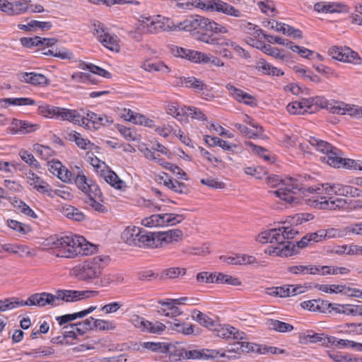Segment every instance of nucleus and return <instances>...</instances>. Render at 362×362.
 Instances as JSON below:
<instances>
[{"mask_svg":"<svg viewBox=\"0 0 362 362\" xmlns=\"http://www.w3.org/2000/svg\"><path fill=\"white\" fill-rule=\"evenodd\" d=\"M45 245L55 250L57 257L66 258L92 255L96 250L95 245L80 235L49 237L46 240Z\"/></svg>","mask_w":362,"mask_h":362,"instance_id":"nucleus-1","label":"nucleus"},{"mask_svg":"<svg viewBox=\"0 0 362 362\" xmlns=\"http://www.w3.org/2000/svg\"><path fill=\"white\" fill-rule=\"evenodd\" d=\"M308 141L317 151L325 154V156L321 157V160L327 163L332 167L340 168L343 166L346 168L353 170H357V168H361V166L359 165L358 161L349 158H343L342 152L325 141L316 137H310Z\"/></svg>","mask_w":362,"mask_h":362,"instance_id":"nucleus-2","label":"nucleus"},{"mask_svg":"<svg viewBox=\"0 0 362 362\" xmlns=\"http://www.w3.org/2000/svg\"><path fill=\"white\" fill-rule=\"evenodd\" d=\"M267 182L271 187L280 185L281 186L278 189L269 192L289 204L298 203L300 198L296 195L298 192L304 193L305 189L303 185L299 180L292 177L282 180L278 175H272L267 177Z\"/></svg>","mask_w":362,"mask_h":362,"instance_id":"nucleus-3","label":"nucleus"},{"mask_svg":"<svg viewBox=\"0 0 362 362\" xmlns=\"http://www.w3.org/2000/svg\"><path fill=\"white\" fill-rule=\"evenodd\" d=\"M173 27L174 30H180L188 32L197 28L216 33H227L228 31L226 27L199 15L190 16L177 25H173Z\"/></svg>","mask_w":362,"mask_h":362,"instance_id":"nucleus-4","label":"nucleus"},{"mask_svg":"<svg viewBox=\"0 0 362 362\" xmlns=\"http://www.w3.org/2000/svg\"><path fill=\"white\" fill-rule=\"evenodd\" d=\"M298 231L291 226H282L279 228H273L261 233L257 240L261 243H276V246L283 247L286 244V240L293 239Z\"/></svg>","mask_w":362,"mask_h":362,"instance_id":"nucleus-5","label":"nucleus"},{"mask_svg":"<svg viewBox=\"0 0 362 362\" xmlns=\"http://www.w3.org/2000/svg\"><path fill=\"white\" fill-rule=\"evenodd\" d=\"M109 258L107 256H95L85 261L80 269L79 279L89 281L98 278L107 265Z\"/></svg>","mask_w":362,"mask_h":362,"instance_id":"nucleus-6","label":"nucleus"},{"mask_svg":"<svg viewBox=\"0 0 362 362\" xmlns=\"http://www.w3.org/2000/svg\"><path fill=\"white\" fill-rule=\"evenodd\" d=\"M311 243L308 235H305L300 241L294 244L292 242H286V245L283 247L271 245L265 250V253L269 255L288 257L297 254L300 248H304Z\"/></svg>","mask_w":362,"mask_h":362,"instance_id":"nucleus-7","label":"nucleus"},{"mask_svg":"<svg viewBox=\"0 0 362 362\" xmlns=\"http://www.w3.org/2000/svg\"><path fill=\"white\" fill-rule=\"evenodd\" d=\"M98 294L96 291H72V290H58L56 291L55 300L56 303L64 301L66 303L75 302L79 300L94 297Z\"/></svg>","mask_w":362,"mask_h":362,"instance_id":"nucleus-8","label":"nucleus"},{"mask_svg":"<svg viewBox=\"0 0 362 362\" xmlns=\"http://www.w3.org/2000/svg\"><path fill=\"white\" fill-rule=\"evenodd\" d=\"M94 35L108 49L118 52L119 46L117 43V37L110 35L104 28L103 25H94Z\"/></svg>","mask_w":362,"mask_h":362,"instance_id":"nucleus-9","label":"nucleus"},{"mask_svg":"<svg viewBox=\"0 0 362 362\" xmlns=\"http://www.w3.org/2000/svg\"><path fill=\"white\" fill-rule=\"evenodd\" d=\"M142 23H145L147 27L148 32L150 33H158L161 31H168L173 30V25H170V20L164 17L161 18L158 16L156 18L151 19V17H141Z\"/></svg>","mask_w":362,"mask_h":362,"instance_id":"nucleus-10","label":"nucleus"},{"mask_svg":"<svg viewBox=\"0 0 362 362\" xmlns=\"http://www.w3.org/2000/svg\"><path fill=\"white\" fill-rule=\"evenodd\" d=\"M47 305L56 307L60 305V303H56L54 294L45 292L33 294L27 300H23V306L37 305L39 307H44Z\"/></svg>","mask_w":362,"mask_h":362,"instance_id":"nucleus-11","label":"nucleus"},{"mask_svg":"<svg viewBox=\"0 0 362 362\" xmlns=\"http://www.w3.org/2000/svg\"><path fill=\"white\" fill-rule=\"evenodd\" d=\"M83 119L86 120V123L83 127L91 129H98L101 126H108L112 124L113 120L105 115H97L93 112H88L86 116H83Z\"/></svg>","mask_w":362,"mask_h":362,"instance_id":"nucleus-12","label":"nucleus"},{"mask_svg":"<svg viewBox=\"0 0 362 362\" xmlns=\"http://www.w3.org/2000/svg\"><path fill=\"white\" fill-rule=\"evenodd\" d=\"M205 8L234 17H242L243 16L240 11L221 0H211L206 4Z\"/></svg>","mask_w":362,"mask_h":362,"instance_id":"nucleus-13","label":"nucleus"},{"mask_svg":"<svg viewBox=\"0 0 362 362\" xmlns=\"http://www.w3.org/2000/svg\"><path fill=\"white\" fill-rule=\"evenodd\" d=\"M346 202L344 199L336 198L333 199L332 195L321 197L320 200L317 198L313 200V206L322 209L335 210L337 208H343L345 206Z\"/></svg>","mask_w":362,"mask_h":362,"instance_id":"nucleus-14","label":"nucleus"},{"mask_svg":"<svg viewBox=\"0 0 362 362\" xmlns=\"http://www.w3.org/2000/svg\"><path fill=\"white\" fill-rule=\"evenodd\" d=\"M158 303L164 308H160L158 312L163 315L166 317H175L180 315L182 312L177 307V305H180L182 303H179V300H173L170 298H166L165 300H159Z\"/></svg>","mask_w":362,"mask_h":362,"instance_id":"nucleus-15","label":"nucleus"},{"mask_svg":"<svg viewBox=\"0 0 362 362\" xmlns=\"http://www.w3.org/2000/svg\"><path fill=\"white\" fill-rule=\"evenodd\" d=\"M139 239L136 242L138 247H158L160 246L159 233H151L140 228V233L138 235Z\"/></svg>","mask_w":362,"mask_h":362,"instance_id":"nucleus-16","label":"nucleus"},{"mask_svg":"<svg viewBox=\"0 0 362 362\" xmlns=\"http://www.w3.org/2000/svg\"><path fill=\"white\" fill-rule=\"evenodd\" d=\"M314 10L318 13H333L348 12L349 7L337 2L320 1L314 5Z\"/></svg>","mask_w":362,"mask_h":362,"instance_id":"nucleus-17","label":"nucleus"},{"mask_svg":"<svg viewBox=\"0 0 362 362\" xmlns=\"http://www.w3.org/2000/svg\"><path fill=\"white\" fill-rule=\"evenodd\" d=\"M226 88L233 98L237 101L243 103L244 104L251 107L257 105V100L255 96L237 88L230 84H227Z\"/></svg>","mask_w":362,"mask_h":362,"instance_id":"nucleus-18","label":"nucleus"},{"mask_svg":"<svg viewBox=\"0 0 362 362\" xmlns=\"http://www.w3.org/2000/svg\"><path fill=\"white\" fill-rule=\"evenodd\" d=\"M57 119L61 120H67L70 122H72L75 124H78L80 126H83L86 123V120L83 119V116H81L76 110H69L66 108L59 107V110H57Z\"/></svg>","mask_w":362,"mask_h":362,"instance_id":"nucleus-19","label":"nucleus"},{"mask_svg":"<svg viewBox=\"0 0 362 362\" xmlns=\"http://www.w3.org/2000/svg\"><path fill=\"white\" fill-rule=\"evenodd\" d=\"M18 78L22 82L33 86H43L49 84V80L45 75L35 72H21L18 74Z\"/></svg>","mask_w":362,"mask_h":362,"instance_id":"nucleus-20","label":"nucleus"},{"mask_svg":"<svg viewBox=\"0 0 362 362\" xmlns=\"http://www.w3.org/2000/svg\"><path fill=\"white\" fill-rule=\"evenodd\" d=\"M28 183L35 189L38 192L42 194H50L52 188L49 184L42 180L37 175L30 172L27 177Z\"/></svg>","mask_w":362,"mask_h":362,"instance_id":"nucleus-21","label":"nucleus"},{"mask_svg":"<svg viewBox=\"0 0 362 362\" xmlns=\"http://www.w3.org/2000/svg\"><path fill=\"white\" fill-rule=\"evenodd\" d=\"M167 325L172 331L181 333L186 336L192 335L194 333V326L193 325L182 322L177 319L167 322Z\"/></svg>","mask_w":362,"mask_h":362,"instance_id":"nucleus-22","label":"nucleus"},{"mask_svg":"<svg viewBox=\"0 0 362 362\" xmlns=\"http://www.w3.org/2000/svg\"><path fill=\"white\" fill-rule=\"evenodd\" d=\"M237 349H241L242 351L249 352H257L261 354L266 352H271L272 354H277L279 349L276 347H262L261 346L256 344H250L248 342H242L237 344Z\"/></svg>","mask_w":362,"mask_h":362,"instance_id":"nucleus-23","label":"nucleus"},{"mask_svg":"<svg viewBox=\"0 0 362 362\" xmlns=\"http://www.w3.org/2000/svg\"><path fill=\"white\" fill-rule=\"evenodd\" d=\"M218 354L215 350H185V359H209L216 358Z\"/></svg>","mask_w":362,"mask_h":362,"instance_id":"nucleus-24","label":"nucleus"},{"mask_svg":"<svg viewBox=\"0 0 362 362\" xmlns=\"http://www.w3.org/2000/svg\"><path fill=\"white\" fill-rule=\"evenodd\" d=\"M207 32L208 31L201 33L198 37V40L209 45L218 46H225V45H227V39L220 36L218 35L219 33L211 32V34H209Z\"/></svg>","mask_w":362,"mask_h":362,"instance_id":"nucleus-25","label":"nucleus"},{"mask_svg":"<svg viewBox=\"0 0 362 362\" xmlns=\"http://www.w3.org/2000/svg\"><path fill=\"white\" fill-rule=\"evenodd\" d=\"M324 346L328 348L335 347L338 349L353 348L354 349L355 341L348 339H338L334 336H328L325 339Z\"/></svg>","mask_w":362,"mask_h":362,"instance_id":"nucleus-26","label":"nucleus"},{"mask_svg":"<svg viewBox=\"0 0 362 362\" xmlns=\"http://www.w3.org/2000/svg\"><path fill=\"white\" fill-rule=\"evenodd\" d=\"M159 238L160 242V246L163 245V243H172V242H177L180 240H182L183 236V233L180 229H173L168 230L167 231L158 232Z\"/></svg>","mask_w":362,"mask_h":362,"instance_id":"nucleus-27","label":"nucleus"},{"mask_svg":"<svg viewBox=\"0 0 362 362\" xmlns=\"http://www.w3.org/2000/svg\"><path fill=\"white\" fill-rule=\"evenodd\" d=\"M322 188L327 195L336 194L339 196H348L349 185H343L341 184L330 185L326 183L322 185Z\"/></svg>","mask_w":362,"mask_h":362,"instance_id":"nucleus-28","label":"nucleus"},{"mask_svg":"<svg viewBox=\"0 0 362 362\" xmlns=\"http://www.w3.org/2000/svg\"><path fill=\"white\" fill-rule=\"evenodd\" d=\"M192 317L193 320L198 322L202 326L208 329H214V328L217 326V322L216 321L201 311L194 310L192 313Z\"/></svg>","mask_w":362,"mask_h":362,"instance_id":"nucleus-29","label":"nucleus"},{"mask_svg":"<svg viewBox=\"0 0 362 362\" xmlns=\"http://www.w3.org/2000/svg\"><path fill=\"white\" fill-rule=\"evenodd\" d=\"M140 233V228L133 226L127 227L122 234V238L129 245H134L136 246L138 242L139 234Z\"/></svg>","mask_w":362,"mask_h":362,"instance_id":"nucleus-30","label":"nucleus"},{"mask_svg":"<svg viewBox=\"0 0 362 362\" xmlns=\"http://www.w3.org/2000/svg\"><path fill=\"white\" fill-rule=\"evenodd\" d=\"M160 223L161 226H175L181 223L185 216L182 214H160Z\"/></svg>","mask_w":362,"mask_h":362,"instance_id":"nucleus-31","label":"nucleus"},{"mask_svg":"<svg viewBox=\"0 0 362 362\" xmlns=\"http://www.w3.org/2000/svg\"><path fill=\"white\" fill-rule=\"evenodd\" d=\"M287 271L293 274H316L317 266L315 265H295L287 268Z\"/></svg>","mask_w":362,"mask_h":362,"instance_id":"nucleus-32","label":"nucleus"},{"mask_svg":"<svg viewBox=\"0 0 362 362\" xmlns=\"http://www.w3.org/2000/svg\"><path fill=\"white\" fill-rule=\"evenodd\" d=\"M185 350L180 346H177L168 343V350L166 351V355H168L170 361H180L181 359H185Z\"/></svg>","mask_w":362,"mask_h":362,"instance_id":"nucleus-33","label":"nucleus"},{"mask_svg":"<svg viewBox=\"0 0 362 362\" xmlns=\"http://www.w3.org/2000/svg\"><path fill=\"white\" fill-rule=\"evenodd\" d=\"M141 67L147 71H161L163 73L170 72V69L168 66L161 62H153L152 60L145 61Z\"/></svg>","mask_w":362,"mask_h":362,"instance_id":"nucleus-34","label":"nucleus"},{"mask_svg":"<svg viewBox=\"0 0 362 362\" xmlns=\"http://www.w3.org/2000/svg\"><path fill=\"white\" fill-rule=\"evenodd\" d=\"M69 137L71 141H75L76 144L82 149H91L94 146L88 139H84L81 136V134L75 131H72L69 134Z\"/></svg>","mask_w":362,"mask_h":362,"instance_id":"nucleus-35","label":"nucleus"},{"mask_svg":"<svg viewBox=\"0 0 362 362\" xmlns=\"http://www.w3.org/2000/svg\"><path fill=\"white\" fill-rule=\"evenodd\" d=\"M204 141L210 146H220L224 150H233L235 148V145L230 144L228 141H224L216 136H205Z\"/></svg>","mask_w":362,"mask_h":362,"instance_id":"nucleus-36","label":"nucleus"},{"mask_svg":"<svg viewBox=\"0 0 362 362\" xmlns=\"http://www.w3.org/2000/svg\"><path fill=\"white\" fill-rule=\"evenodd\" d=\"M269 329L279 332H291L293 329V326L277 320L270 319L267 322Z\"/></svg>","mask_w":362,"mask_h":362,"instance_id":"nucleus-37","label":"nucleus"},{"mask_svg":"<svg viewBox=\"0 0 362 362\" xmlns=\"http://www.w3.org/2000/svg\"><path fill=\"white\" fill-rule=\"evenodd\" d=\"M23 306V300L18 298H7L0 300V312Z\"/></svg>","mask_w":362,"mask_h":362,"instance_id":"nucleus-38","label":"nucleus"},{"mask_svg":"<svg viewBox=\"0 0 362 362\" xmlns=\"http://www.w3.org/2000/svg\"><path fill=\"white\" fill-rule=\"evenodd\" d=\"M2 103L5 106L8 105H16V106H23V105H33L35 104V101L30 98H4L2 100Z\"/></svg>","mask_w":362,"mask_h":362,"instance_id":"nucleus-39","label":"nucleus"},{"mask_svg":"<svg viewBox=\"0 0 362 362\" xmlns=\"http://www.w3.org/2000/svg\"><path fill=\"white\" fill-rule=\"evenodd\" d=\"M167 113L177 119L182 121L186 117V107H180L177 104L172 103L168 105Z\"/></svg>","mask_w":362,"mask_h":362,"instance_id":"nucleus-40","label":"nucleus"},{"mask_svg":"<svg viewBox=\"0 0 362 362\" xmlns=\"http://www.w3.org/2000/svg\"><path fill=\"white\" fill-rule=\"evenodd\" d=\"M143 347L153 352L166 354V351L168 350V343L147 341L143 344Z\"/></svg>","mask_w":362,"mask_h":362,"instance_id":"nucleus-41","label":"nucleus"},{"mask_svg":"<svg viewBox=\"0 0 362 362\" xmlns=\"http://www.w3.org/2000/svg\"><path fill=\"white\" fill-rule=\"evenodd\" d=\"M177 6L181 9L191 10L192 8H204L206 4L200 0H178Z\"/></svg>","mask_w":362,"mask_h":362,"instance_id":"nucleus-42","label":"nucleus"},{"mask_svg":"<svg viewBox=\"0 0 362 362\" xmlns=\"http://www.w3.org/2000/svg\"><path fill=\"white\" fill-rule=\"evenodd\" d=\"M63 214L68 218L76 221H82L85 219V215L78 209L71 206L64 208Z\"/></svg>","mask_w":362,"mask_h":362,"instance_id":"nucleus-43","label":"nucleus"},{"mask_svg":"<svg viewBox=\"0 0 362 362\" xmlns=\"http://www.w3.org/2000/svg\"><path fill=\"white\" fill-rule=\"evenodd\" d=\"M185 86L194 89L196 91L202 90L206 88V84L201 80L193 76L184 77Z\"/></svg>","mask_w":362,"mask_h":362,"instance_id":"nucleus-44","label":"nucleus"},{"mask_svg":"<svg viewBox=\"0 0 362 362\" xmlns=\"http://www.w3.org/2000/svg\"><path fill=\"white\" fill-rule=\"evenodd\" d=\"M165 186L179 194H186L189 192L188 187L176 180H168V182H165Z\"/></svg>","mask_w":362,"mask_h":362,"instance_id":"nucleus-45","label":"nucleus"},{"mask_svg":"<svg viewBox=\"0 0 362 362\" xmlns=\"http://www.w3.org/2000/svg\"><path fill=\"white\" fill-rule=\"evenodd\" d=\"M4 250L8 252L17 254L20 257H23L24 255L29 256L30 254L26 246L21 245H4Z\"/></svg>","mask_w":362,"mask_h":362,"instance_id":"nucleus-46","label":"nucleus"},{"mask_svg":"<svg viewBox=\"0 0 362 362\" xmlns=\"http://www.w3.org/2000/svg\"><path fill=\"white\" fill-rule=\"evenodd\" d=\"M83 193L86 194V197H90L91 198H100L102 192L98 185L91 180H89V182L86 187Z\"/></svg>","mask_w":362,"mask_h":362,"instance_id":"nucleus-47","label":"nucleus"},{"mask_svg":"<svg viewBox=\"0 0 362 362\" xmlns=\"http://www.w3.org/2000/svg\"><path fill=\"white\" fill-rule=\"evenodd\" d=\"M104 178L106 182L109 183L115 189H121L122 188L124 182L119 179L115 172L109 170L107 175L104 176Z\"/></svg>","mask_w":362,"mask_h":362,"instance_id":"nucleus-48","label":"nucleus"},{"mask_svg":"<svg viewBox=\"0 0 362 362\" xmlns=\"http://www.w3.org/2000/svg\"><path fill=\"white\" fill-rule=\"evenodd\" d=\"M59 107H54L49 105L44 104L38 107V112L47 117H57V110Z\"/></svg>","mask_w":362,"mask_h":362,"instance_id":"nucleus-49","label":"nucleus"},{"mask_svg":"<svg viewBox=\"0 0 362 362\" xmlns=\"http://www.w3.org/2000/svg\"><path fill=\"white\" fill-rule=\"evenodd\" d=\"M99 201H102L100 198H91L90 197L84 198V202L87 204V206L94 209L95 211L100 213L107 211V208Z\"/></svg>","mask_w":362,"mask_h":362,"instance_id":"nucleus-50","label":"nucleus"},{"mask_svg":"<svg viewBox=\"0 0 362 362\" xmlns=\"http://www.w3.org/2000/svg\"><path fill=\"white\" fill-rule=\"evenodd\" d=\"M104 286H107L110 284H120L124 281V277L118 273H111L105 274L101 280Z\"/></svg>","mask_w":362,"mask_h":362,"instance_id":"nucleus-51","label":"nucleus"},{"mask_svg":"<svg viewBox=\"0 0 362 362\" xmlns=\"http://www.w3.org/2000/svg\"><path fill=\"white\" fill-rule=\"evenodd\" d=\"M19 156L21 159L28 163L30 167L37 169L39 168L40 164L37 160L35 158L33 154L29 153L28 151L21 150L19 152Z\"/></svg>","mask_w":362,"mask_h":362,"instance_id":"nucleus-52","label":"nucleus"},{"mask_svg":"<svg viewBox=\"0 0 362 362\" xmlns=\"http://www.w3.org/2000/svg\"><path fill=\"white\" fill-rule=\"evenodd\" d=\"M234 127L238 129L241 134H245L249 138H255L263 132L262 127H259V129L254 131L249 129L247 127L239 123L234 124Z\"/></svg>","mask_w":362,"mask_h":362,"instance_id":"nucleus-53","label":"nucleus"},{"mask_svg":"<svg viewBox=\"0 0 362 362\" xmlns=\"http://www.w3.org/2000/svg\"><path fill=\"white\" fill-rule=\"evenodd\" d=\"M148 324L149 325H146V326L145 327V329L144 330V332H148L151 334H160L166 328V326L164 324L158 321L155 322L148 321Z\"/></svg>","mask_w":362,"mask_h":362,"instance_id":"nucleus-54","label":"nucleus"},{"mask_svg":"<svg viewBox=\"0 0 362 362\" xmlns=\"http://www.w3.org/2000/svg\"><path fill=\"white\" fill-rule=\"evenodd\" d=\"M34 150L39 153L43 159H48L54 155V151L47 146L36 144L33 146Z\"/></svg>","mask_w":362,"mask_h":362,"instance_id":"nucleus-55","label":"nucleus"},{"mask_svg":"<svg viewBox=\"0 0 362 362\" xmlns=\"http://www.w3.org/2000/svg\"><path fill=\"white\" fill-rule=\"evenodd\" d=\"M141 224L146 227H160V214H153L149 217H146L142 219Z\"/></svg>","mask_w":362,"mask_h":362,"instance_id":"nucleus-56","label":"nucleus"},{"mask_svg":"<svg viewBox=\"0 0 362 362\" xmlns=\"http://www.w3.org/2000/svg\"><path fill=\"white\" fill-rule=\"evenodd\" d=\"M327 109L333 114L345 115L346 104L343 102L334 101L330 103V105H326Z\"/></svg>","mask_w":362,"mask_h":362,"instance_id":"nucleus-57","label":"nucleus"},{"mask_svg":"<svg viewBox=\"0 0 362 362\" xmlns=\"http://www.w3.org/2000/svg\"><path fill=\"white\" fill-rule=\"evenodd\" d=\"M216 335L223 339H229L232 337L233 327H225L217 323L214 329Z\"/></svg>","mask_w":362,"mask_h":362,"instance_id":"nucleus-58","label":"nucleus"},{"mask_svg":"<svg viewBox=\"0 0 362 362\" xmlns=\"http://www.w3.org/2000/svg\"><path fill=\"white\" fill-rule=\"evenodd\" d=\"M218 283L226 284L232 286H240L241 281L235 277L223 273H218Z\"/></svg>","mask_w":362,"mask_h":362,"instance_id":"nucleus-59","label":"nucleus"},{"mask_svg":"<svg viewBox=\"0 0 362 362\" xmlns=\"http://www.w3.org/2000/svg\"><path fill=\"white\" fill-rule=\"evenodd\" d=\"M329 55L332 56L333 59H337L339 61L344 62V59H347L346 54V49H343L341 47H333L329 51Z\"/></svg>","mask_w":362,"mask_h":362,"instance_id":"nucleus-60","label":"nucleus"},{"mask_svg":"<svg viewBox=\"0 0 362 362\" xmlns=\"http://www.w3.org/2000/svg\"><path fill=\"white\" fill-rule=\"evenodd\" d=\"M188 116L198 120H206V115L199 109L194 107H186V117Z\"/></svg>","mask_w":362,"mask_h":362,"instance_id":"nucleus-61","label":"nucleus"},{"mask_svg":"<svg viewBox=\"0 0 362 362\" xmlns=\"http://www.w3.org/2000/svg\"><path fill=\"white\" fill-rule=\"evenodd\" d=\"M94 318L90 317L85 320L77 322L79 327V335L84 334L86 332L94 329Z\"/></svg>","mask_w":362,"mask_h":362,"instance_id":"nucleus-62","label":"nucleus"},{"mask_svg":"<svg viewBox=\"0 0 362 362\" xmlns=\"http://www.w3.org/2000/svg\"><path fill=\"white\" fill-rule=\"evenodd\" d=\"M93 324H94V328L98 329L100 331L112 330L115 328V325L113 322L103 320L94 319Z\"/></svg>","mask_w":362,"mask_h":362,"instance_id":"nucleus-63","label":"nucleus"},{"mask_svg":"<svg viewBox=\"0 0 362 362\" xmlns=\"http://www.w3.org/2000/svg\"><path fill=\"white\" fill-rule=\"evenodd\" d=\"M129 321L136 328L139 329L141 331L144 332L145 329V327L148 324V320H146L142 317H140L138 315H134L131 317Z\"/></svg>","mask_w":362,"mask_h":362,"instance_id":"nucleus-64","label":"nucleus"}]
</instances>
